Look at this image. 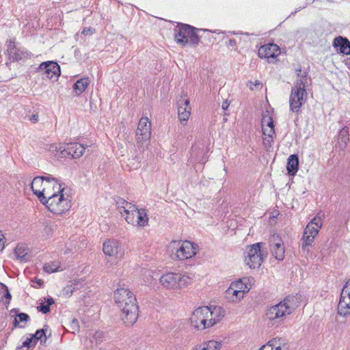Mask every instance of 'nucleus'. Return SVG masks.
<instances>
[{
  "label": "nucleus",
  "mask_w": 350,
  "mask_h": 350,
  "mask_svg": "<svg viewBox=\"0 0 350 350\" xmlns=\"http://www.w3.org/2000/svg\"><path fill=\"white\" fill-rule=\"evenodd\" d=\"M202 350H219L222 346L221 341L211 340L201 344Z\"/></svg>",
  "instance_id": "obj_30"
},
{
  "label": "nucleus",
  "mask_w": 350,
  "mask_h": 350,
  "mask_svg": "<svg viewBox=\"0 0 350 350\" xmlns=\"http://www.w3.org/2000/svg\"><path fill=\"white\" fill-rule=\"evenodd\" d=\"M14 326L16 327L17 326H18V321L17 320L16 318H15L14 321Z\"/></svg>",
  "instance_id": "obj_54"
},
{
  "label": "nucleus",
  "mask_w": 350,
  "mask_h": 350,
  "mask_svg": "<svg viewBox=\"0 0 350 350\" xmlns=\"http://www.w3.org/2000/svg\"><path fill=\"white\" fill-rule=\"evenodd\" d=\"M333 46L339 48L338 52L343 55H350V41L345 37L338 36L333 41Z\"/></svg>",
  "instance_id": "obj_20"
},
{
  "label": "nucleus",
  "mask_w": 350,
  "mask_h": 350,
  "mask_svg": "<svg viewBox=\"0 0 350 350\" xmlns=\"http://www.w3.org/2000/svg\"><path fill=\"white\" fill-rule=\"evenodd\" d=\"M152 273H153L152 271L150 270L144 271L142 275L146 277V280L144 279V282L145 284H149L151 282V280L152 278Z\"/></svg>",
  "instance_id": "obj_43"
},
{
  "label": "nucleus",
  "mask_w": 350,
  "mask_h": 350,
  "mask_svg": "<svg viewBox=\"0 0 350 350\" xmlns=\"http://www.w3.org/2000/svg\"><path fill=\"white\" fill-rule=\"evenodd\" d=\"M148 223V217L144 208H137V215H136L135 226L144 227Z\"/></svg>",
  "instance_id": "obj_29"
},
{
  "label": "nucleus",
  "mask_w": 350,
  "mask_h": 350,
  "mask_svg": "<svg viewBox=\"0 0 350 350\" xmlns=\"http://www.w3.org/2000/svg\"><path fill=\"white\" fill-rule=\"evenodd\" d=\"M49 326L47 325H44L42 329L36 330V333L31 335L33 339V345H36L38 340H40L42 341V338H44V340L46 341V331L47 330Z\"/></svg>",
  "instance_id": "obj_33"
},
{
  "label": "nucleus",
  "mask_w": 350,
  "mask_h": 350,
  "mask_svg": "<svg viewBox=\"0 0 350 350\" xmlns=\"http://www.w3.org/2000/svg\"><path fill=\"white\" fill-rule=\"evenodd\" d=\"M230 286L237 290L241 291V293H243V295L250 290L246 284L243 282L242 280L232 282Z\"/></svg>",
  "instance_id": "obj_35"
},
{
  "label": "nucleus",
  "mask_w": 350,
  "mask_h": 350,
  "mask_svg": "<svg viewBox=\"0 0 350 350\" xmlns=\"http://www.w3.org/2000/svg\"><path fill=\"white\" fill-rule=\"evenodd\" d=\"M21 322H27L29 320V316L24 312H21L16 315Z\"/></svg>",
  "instance_id": "obj_44"
},
{
  "label": "nucleus",
  "mask_w": 350,
  "mask_h": 350,
  "mask_svg": "<svg viewBox=\"0 0 350 350\" xmlns=\"http://www.w3.org/2000/svg\"><path fill=\"white\" fill-rule=\"evenodd\" d=\"M16 310V309L13 308V309L11 310V312H15Z\"/></svg>",
  "instance_id": "obj_56"
},
{
  "label": "nucleus",
  "mask_w": 350,
  "mask_h": 350,
  "mask_svg": "<svg viewBox=\"0 0 350 350\" xmlns=\"http://www.w3.org/2000/svg\"><path fill=\"white\" fill-rule=\"evenodd\" d=\"M117 204H118V208L120 209V212L121 214H122V210L123 211V212H124L125 209H126V207H128L129 206H134V204H132L128 202L127 201H126L125 200H124L122 198L118 199V200L117 201Z\"/></svg>",
  "instance_id": "obj_37"
},
{
  "label": "nucleus",
  "mask_w": 350,
  "mask_h": 350,
  "mask_svg": "<svg viewBox=\"0 0 350 350\" xmlns=\"http://www.w3.org/2000/svg\"><path fill=\"white\" fill-rule=\"evenodd\" d=\"M7 51L10 57L14 62L31 59L33 54L23 47H17L15 40L7 42Z\"/></svg>",
  "instance_id": "obj_12"
},
{
  "label": "nucleus",
  "mask_w": 350,
  "mask_h": 350,
  "mask_svg": "<svg viewBox=\"0 0 350 350\" xmlns=\"http://www.w3.org/2000/svg\"><path fill=\"white\" fill-rule=\"evenodd\" d=\"M33 345V337H30L27 338L23 342L21 347H18L16 348V350H28L29 348L31 346H35Z\"/></svg>",
  "instance_id": "obj_38"
},
{
  "label": "nucleus",
  "mask_w": 350,
  "mask_h": 350,
  "mask_svg": "<svg viewBox=\"0 0 350 350\" xmlns=\"http://www.w3.org/2000/svg\"><path fill=\"white\" fill-rule=\"evenodd\" d=\"M226 45L228 47H231L234 49V50H237V42L234 39H230L228 42H226Z\"/></svg>",
  "instance_id": "obj_48"
},
{
  "label": "nucleus",
  "mask_w": 350,
  "mask_h": 350,
  "mask_svg": "<svg viewBox=\"0 0 350 350\" xmlns=\"http://www.w3.org/2000/svg\"><path fill=\"white\" fill-rule=\"evenodd\" d=\"M280 53V47L273 43L261 46L258 51V56L260 58H274L276 57Z\"/></svg>",
  "instance_id": "obj_19"
},
{
  "label": "nucleus",
  "mask_w": 350,
  "mask_h": 350,
  "mask_svg": "<svg viewBox=\"0 0 350 350\" xmlns=\"http://www.w3.org/2000/svg\"><path fill=\"white\" fill-rule=\"evenodd\" d=\"M226 298L231 302H238L243 297V293L230 286L226 291Z\"/></svg>",
  "instance_id": "obj_25"
},
{
  "label": "nucleus",
  "mask_w": 350,
  "mask_h": 350,
  "mask_svg": "<svg viewBox=\"0 0 350 350\" xmlns=\"http://www.w3.org/2000/svg\"><path fill=\"white\" fill-rule=\"evenodd\" d=\"M29 120L32 122V123H36L38 122V113H33L32 114Z\"/></svg>",
  "instance_id": "obj_50"
},
{
  "label": "nucleus",
  "mask_w": 350,
  "mask_h": 350,
  "mask_svg": "<svg viewBox=\"0 0 350 350\" xmlns=\"http://www.w3.org/2000/svg\"><path fill=\"white\" fill-rule=\"evenodd\" d=\"M0 286L2 287V288H3L5 291V294L4 295L5 298L6 299H8V301H10V300L12 298V295H11L10 293L9 292L8 286L5 284H4L3 283H1V282H0Z\"/></svg>",
  "instance_id": "obj_45"
},
{
  "label": "nucleus",
  "mask_w": 350,
  "mask_h": 350,
  "mask_svg": "<svg viewBox=\"0 0 350 350\" xmlns=\"http://www.w3.org/2000/svg\"><path fill=\"white\" fill-rule=\"evenodd\" d=\"M322 225L321 219L317 217L307 224L301 238V251L303 255H308L310 252L312 243Z\"/></svg>",
  "instance_id": "obj_5"
},
{
  "label": "nucleus",
  "mask_w": 350,
  "mask_h": 350,
  "mask_svg": "<svg viewBox=\"0 0 350 350\" xmlns=\"http://www.w3.org/2000/svg\"><path fill=\"white\" fill-rule=\"evenodd\" d=\"M5 247V237L2 232V231L0 230V252H2Z\"/></svg>",
  "instance_id": "obj_47"
},
{
  "label": "nucleus",
  "mask_w": 350,
  "mask_h": 350,
  "mask_svg": "<svg viewBox=\"0 0 350 350\" xmlns=\"http://www.w3.org/2000/svg\"><path fill=\"white\" fill-rule=\"evenodd\" d=\"M192 350H202V345H198L196 347L193 348Z\"/></svg>",
  "instance_id": "obj_53"
},
{
  "label": "nucleus",
  "mask_w": 350,
  "mask_h": 350,
  "mask_svg": "<svg viewBox=\"0 0 350 350\" xmlns=\"http://www.w3.org/2000/svg\"><path fill=\"white\" fill-rule=\"evenodd\" d=\"M261 243H256L248 246L245 252V262L251 269H258L264 260L263 254L260 250Z\"/></svg>",
  "instance_id": "obj_8"
},
{
  "label": "nucleus",
  "mask_w": 350,
  "mask_h": 350,
  "mask_svg": "<svg viewBox=\"0 0 350 350\" xmlns=\"http://www.w3.org/2000/svg\"><path fill=\"white\" fill-rule=\"evenodd\" d=\"M299 169V157L293 154L289 156L287 161L286 170L291 176L296 174Z\"/></svg>",
  "instance_id": "obj_24"
},
{
  "label": "nucleus",
  "mask_w": 350,
  "mask_h": 350,
  "mask_svg": "<svg viewBox=\"0 0 350 350\" xmlns=\"http://www.w3.org/2000/svg\"><path fill=\"white\" fill-rule=\"evenodd\" d=\"M103 251L106 256L115 258H121L124 254L121 244L114 239L105 241L103 244Z\"/></svg>",
  "instance_id": "obj_17"
},
{
  "label": "nucleus",
  "mask_w": 350,
  "mask_h": 350,
  "mask_svg": "<svg viewBox=\"0 0 350 350\" xmlns=\"http://www.w3.org/2000/svg\"><path fill=\"white\" fill-rule=\"evenodd\" d=\"M125 211V219L128 224L135 226L136 215H137V207L134 206H129L126 207Z\"/></svg>",
  "instance_id": "obj_27"
},
{
  "label": "nucleus",
  "mask_w": 350,
  "mask_h": 350,
  "mask_svg": "<svg viewBox=\"0 0 350 350\" xmlns=\"http://www.w3.org/2000/svg\"><path fill=\"white\" fill-rule=\"evenodd\" d=\"M70 329H72V332L75 334L76 332H79L80 330L79 322L77 319L74 318L72 319L70 322Z\"/></svg>",
  "instance_id": "obj_41"
},
{
  "label": "nucleus",
  "mask_w": 350,
  "mask_h": 350,
  "mask_svg": "<svg viewBox=\"0 0 350 350\" xmlns=\"http://www.w3.org/2000/svg\"><path fill=\"white\" fill-rule=\"evenodd\" d=\"M262 134L265 136L270 137H275V132L273 127H271V129H267L265 127H262Z\"/></svg>",
  "instance_id": "obj_40"
},
{
  "label": "nucleus",
  "mask_w": 350,
  "mask_h": 350,
  "mask_svg": "<svg viewBox=\"0 0 350 350\" xmlns=\"http://www.w3.org/2000/svg\"><path fill=\"white\" fill-rule=\"evenodd\" d=\"M45 303L46 304L42 303L37 307V310L43 314H47L50 312V306L54 304L55 301L53 297H49L45 299Z\"/></svg>",
  "instance_id": "obj_32"
},
{
  "label": "nucleus",
  "mask_w": 350,
  "mask_h": 350,
  "mask_svg": "<svg viewBox=\"0 0 350 350\" xmlns=\"http://www.w3.org/2000/svg\"><path fill=\"white\" fill-rule=\"evenodd\" d=\"M202 308L206 309V311L207 312V314L204 315V319H206V321L208 323L210 321V318H211V308L208 306H202Z\"/></svg>",
  "instance_id": "obj_49"
},
{
  "label": "nucleus",
  "mask_w": 350,
  "mask_h": 350,
  "mask_svg": "<svg viewBox=\"0 0 350 350\" xmlns=\"http://www.w3.org/2000/svg\"><path fill=\"white\" fill-rule=\"evenodd\" d=\"M273 346L271 345V340H269L266 344L261 346L259 350H273Z\"/></svg>",
  "instance_id": "obj_46"
},
{
  "label": "nucleus",
  "mask_w": 350,
  "mask_h": 350,
  "mask_svg": "<svg viewBox=\"0 0 350 350\" xmlns=\"http://www.w3.org/2000/svg\"><path fill=\"white\" fill-rule=\"evenodd\" d=\"M85 147L78 142H70L60 144L58 148V156L65 159H77L82 156Z\"/></svg>",
  "instance_id": "obj_9"
},
{
  "label": "nucleus",
  "mask_w": 350,
  "mask_h": 350,
  "mask_svg": "<svg viewBox=\"0 0 350 350\" xmlns=\"http://www.w3.org/2000/svg\"><path fill=\"white\" fill-rule=\"evenodd\" d=\"M65 184L58 183L53 185V188L57 187V193H54L49 196V210L56 215H62L70 208L69 196L65 197Z\"/></svg>",
  "instance_id": "obj_4"
},
{
  "label": "nucleus",
  "mask_w": 350,
  "mask_h": 350,
  "mask_svg": "<svg viewBox=\"0 0 350 350\" xmlns=\"http://www.w3.org/2000/svg\"><path fill=\"white\" fill-rule=\"evenodd\" d=\"M269 245L272 255L278 260L284 258L285 249L283 241L278 234H272L269 238Z\"/></svg>",
  "instance_id": "obj_16"
},
{
  "label": "nucleus",
  "mask_w": 350,
  "mask_h": 350,
  "mask_svg": "<svg viewBox=\"0 0 350 350\" xmlns=\"http://www.w3.org/2000/svg\"><path fill=\"white\" fill-rule=\"evenodd\" d=\"M174 249H176V258L179 260H183L193 257L196 254L198 246L189 241H174Z\"/></svg>",
  "instance_id": "obj_11"
},
{
  "label": "nucleus",
  "mask_w": 350,
  "mask_h": 350,
  "mask_svg": "<svg viewBox=\"0 0 350 350\" xmlns=\"http://www.w3.org/2000/svg\"><path fill=\"white\" fill-rule=\"evenodd\" d=\"M273 350H288L289 347L286 339L281 337H275L271 339Z\"/></svg>",
  "instance_id": "obj_28"
},
{
  "label": "nucleus",
  "mask_w": 350,
  "mask_h": 350,
  "mask_svg": "<svg viewBox=\"0 0 350 350\" xmlns=\"http://www.w3.org/2000/svg\"><path fill=\"white\" fill-rule=\"evenodd\" d=\"M228 33H230V34H234V35L242 34V33H239V32L237 33L235 31H228Z\"/></svg>",
  "instance_id": "obj_55"
},
{
  "label": "nucleus",
  "mask_w": 350,
  "mask_h": 350,
  "mask_svg": "<svg viewBox=\"0 0 350 350\" xmlns=\"http://www.w3.org/2000/svg\"><path fill=\"white\" fill-rule=\"evenodd\" d=\"M178 116L180 123L185 125L191 116V107L187 98H182L177 102Z\"/></svg>",
  "instance_id": "obj_18"
},
{
  "label": "nucleus",
  "mask_w": 350,
  "mask_h": 350,
  "mask_svg": "<svg viewBox=\"0 0 350 350\" xmlns=\"http://www.w3.org/2000/svg\"><path fill=\"white\" fill-rule=\"evenodd\" d=\"M35 281L36 282V284L40 286V287H42L44 284V282L41 279H35Z\"/></svg>",
  "instance_id": "obj_52"
},
{
  "label": "nucleus",
  "mask_w": 350,
  "mask_h": 350,
  "mask_svg": "<svg viewBox=\"0 0 350 350\" xmlns=\"http://www.w3.org/2000/svg\"><path fill=\"white\" fill-rule=\"evenodd\" d=\"M14 255L20 262H27L29 260L28 247L23 243L18 244L14 250Z\"/></svg>",
  "instance_id": "obj_23"
},
{
  "label": "nucleus",
  "mask_w": 350,
  "mask_h": 350,
  "mask_svg": "<svg viewBox=\"0 0 350 350\" xmlns=\"http://www.w3.org/2000/svg\"><path fill=\"white\" fill-rule=\"evenodd\" d=\"M44 192V188H43L42 189V191H37V194H35V195L38 196L40 202H42L44 205H45V206L49 209V202H48V201L49 199V196H48V197L45 196Z\"/></svg>",
  "instance_id": "obj_36"
},
{
  "label": "nucleus",
  "mask_w": 350,
  "mask_h": 350,
  "mask_svg": "<svg viewBox=\"0 0 350 350\" xmlns=\"http://www.w3.org/2000/svg\"><path fill=\"white\" fill-rule=\"evenodd\" d=\"M229 107V103L227 100H225L222 103L221 107L224 110H226Z\"/></svg>",
  "instance_id": "obj_51"
},
{
  "label": "nucleus",
  "mask_w": 350,
  "mask_h": 350,
  "mask_svg": "<svg viewBox=\"0 0 350 350\" xmlns=\"http://www.w3.org/2000/svg\"><path fill=\"white\" fill-rule=\"evenodd\" d=\"M43 269L48 273H52L62 270L60 269V262L58 261H53L46 263L44 265Z\"/></svg>",
  "instance_id": "obj_31"
},
{
  "label": "nucleus",
  "mask_w": 350,
  "mask_h": 350,
  "mask_svg": "<svg viewBox=\"0 0 350 350\" xmlns=\"http://www.w3.org/2000/svg\"><path fill=\"white\" fill-rule=\"evenodd\" d=\"M161 284L167 289L180 290L191 284V278L186 273L169 272L159 279Z\"/></svg>",
  "instance_id": "obj_7"
},
{
  "label": "nucleus",
  "mask_w": 350,
  "mask_h": 350,
  "mask_svg": "<svg viewBox=\"0 0 350 350\" xmlns=\"http://www.w3.org/2000/svg\"><path fill=\"white\" fill-rule=\"evenodd\" d=\"M296 308L295 298L291 296H287L277 304L268 307L265 318L269 321V325L278 327L284 321L286 316L295 310Z\"/></svg>",
  "instance_id": "obj_2"
},
{
  "label": "nucleus",
  "mask_w": 350,
  "mask_h": 350,
  "mask_svg": "<svg viewBox=\"0 0 350 350\" xmlns=\"http://www.w3.org/2000/svg\"><path fill=\"white\" fill-rule=\"evenodd\" d=\"M44 180H46L47 182L53 180L56 185L59 183V180L56 178L52 177L51 176L35 177L31 183V188L34 194H37V191H42L40 187H42Z\"/></svg>",
  "instance_id": "obj_22"
},
{
  "label": "nucleus",
  "mask_w": 350,
  "mask_h": 350,
  "mask_svg": "<svg viewBox=\"0 0 350 350\" xmlns=\"http://www.w3.org/2000/svg\"><path fill=\"white\" fill-rule=\"evenodd\" d=\"M308 94L305 85L301 79L297 80L291 88L289 97V111L299 114L301 107L307 101Z\"/></svg>",
  "instance_id": "obj_6"
},
{
  "label": "nucleus",
  "mask_w": 350,
  "mask_h": 350,
  "mask_svg": "<svg viewBox=\"0 0 350 350\" xmlns=\"http://www.w3.org/2000/svg\"><path fill=\"white\" fill-rule=\"evenodd\" d=\"M209 307L211 308V318H210L208 324L211 327L221 321L226 315V310L219 306Z\"/></svg>",
  "instance_id": "obj_21"
},
{
  "label": "nucleus",
  "mask_w": 350,
  "mask_h": 350,
  "mask_svg": "<svg viewBox=\"0 0 350 350\" xmlns=\"http://www.w3.org/2000/svg\"><path fill=\"white\" fill-rule=\"evenodd\" d=\"M114 300L122 311L121 318L126 325H133L138 318V306L133 293L121 287L114 291Z\"/></svg>",
  "instance_id": "obj_1"
},
{
  "label": "nucleus",
  "mask_w": 350,
  "mask_h": 350,
  "mask_svg": "<svg viewBox=\"0 0 350 350\" xmlns=\"http://www.w3.org/2000/svg\"><path fill=\"white\" fill-rule=\"evenodd\" d=\"M267 125V129H271V127L274 128L273 121L271 116H268L267 117H264L262 119V126L265 127V125Z\"/></svg>",
  "instance_id": "obj_39"
},
{
  "label": "nucleus",
  "mask_w": 350,
  "mask_h": 350,
  "mask_svg": "<svg viewBox=\"0 0 350 350\" xmlns=\"http://www.w3.org/2000/svg\"><path fill=\"white\" fill-rule=\"evenodd\" d=\"M200 31L205 30L198 29L188 24L177 23L174 29V39L178 44L183 46L189 44L191 46L196 47L200 42V36L198 34V31Z\"/></svg>",
  "instance_id": "obj_3"
},
{
  "label": "nucleus",
  "mask_w": 350,
  "mask_h": 350,
  "mask_svg": "<svg viewBox=\"0 0 350 350\" xmlns=\"http://www.w3.org/2000/svg\"><path fill=\"white\" fill-rule=\"evenodd\" d=\"M90 84L88 77H83L77 80L73 85V90L77 95L81 94Z\"/></svg>",
  "instance_id": "obj_26"
},
{
  "label": "nucleus",
  "mask_w": 350,
  "mask_h": 350,
  "mask_svg": "<svg viewBox=\"0 0 350 350\" xmlns=\"http://www.w3.org/2000/svg\"><path fill=\"white\" fill-rule=\"evenodd\" d=\"M349 140V128L345 126L338 133V141L339 144H343L345 146Z\"/></svg>",
  "instance_id": "obj_34"
},
{
  "label": "nucleus",
  "mask_w": 350,
  "mask_h": 350,
  "mask_svg": "<svg viewBox=\"0 0 350 350\" xmlns=\"http://www.w3.org/2000/svg\"><path fill=\"white\" fill-rule=\"evenodd\" d=\"M206 310V308L202 306L193 312L190 317V322L191 325L196 329L203 330L210 327L208 323L204 319V315L207 314Z\"/></svg>",
  "instance_id": "obj_15"
},
{
  "label": "nucleus",
  "mask_w": 350,
  "mask_h": 350,
  "mask_svg": "<svg viewBox=\"0 0 350 350\" xmlns=\"http://www.w3.org/2000/svg\"><path fill=\"white\" fill-rule=\"evenodd\" d=\"M274 137H271L263 135V144L266 148H271L272 146V144L273 142Z\"/></svg>",
  "instance_id": "obj_42"
},
{
  "label": "nucleus",
  "mask_w": 350,
  "mask_h": 350,
  "mask_svg": "<svg viewBox=\"0 0 350 350\" xmlns=\"http://www.w3.org/2000/svg\"><path fill=\"white\" fill-rule=\"evenodd\" d=\"M151 136V123L147 117H142L136 130V141L139 146L148 144Z\"/></svg>",
  "instance_id": "obj_10"
},
{
  "label": "nucleus",
  "mask_w": 350,
  "mask_h": 350,
  "mask_svg": "<svg viewBox=\"0 0 350 350\" xmlns=\"http://www.w3.org/2000/svg\"><path fill=\"white\" fill-rule=\"evenodd\" d=\"M338 314L342 317L350 314V279L342 290L338 305Z\"/></svg>",
  "instance_id": "obj_14"
},
{
  "label": "nucleus",
  "mask_w": 350,
  "mask_h": 350,
  "mask_svg": "<svg viewBox=\"0 0 350 350\" xmlns=\"http://www.w3.org/2000/svg\"><path fill=\"white\" fill-rule=\"evenodd\" d=\"M37 72H41L49 79H57L61 75V69L59 65L53 61H46L42 62L37 68Z\"/></svg>",
  "instance_id": "obj_13"
}]
</instances>
